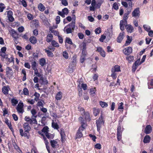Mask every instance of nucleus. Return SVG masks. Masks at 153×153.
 <instances>
[{"instance_id":"1","label":"nucleus","mask_w":153,"mask_h":153,"mask_svg":"<svg viewBox=\"0 0 153 153\" xmlns=\"http://www.w3.org/2000/svg\"><path fill=\"white\" fill-rule=\"evenodd\" d=\"M79 120L81 122V126L79 127L78 130L76 133V139L82 137L83 134L82 131H83L86 126L85 123L83 120V118L82 117L79 118Z\"/></svg>"},{"instance_id":"2","label":"nucleus","mask_w":153,"mask_h":153,"mask_svg":"<svg viewBox=\"0 0 153 153\" xmlns=\"http://www.w3.org/2000/svg\"><path fill=\"white\" fill-rule=\"evenodd\" d=\"M72 61L69 64L68 68V71L70 72H72L75 68L76 62V56H73L72 58Z\"/></svg>"},{"instance_id":"3","label":"nucleus","mask_w":153,"mask_h":153,"mask_svg":"<svg viewBox=\"0 0 153 153\" xmlns=\"http://www.w3.org/2000/svg\"><path fill=\"white\" fill-rule=\"evenodd\" d=\"M36 116H32L31 117V118H30L29 117L26 116L25 118V120L28 122V123L31 124L33 123H36L37 121L36 119Z\"/></svg>"},{"instance_id":"4","label":"nucleus","mask_w":153,"mask_h":153,"mask_svg":"<svg viewBox=\"0 0 153 153\" xmlns=\"http://www.w3.org/2000/svg\"><path fill=\"white\" fill-rule=\"evenodd\" d=\"M96 123L97 131H99L100 130L102 125H103L104 123L103 118L102 116H101L99 119L96 121Z\"/></svg>"},{"instance_id":"5","label":"nucleus","mask_w":153,"mask_h":153,"mask_svg":"<svg viewBox=\"0 0 153 153\" xmlns=\"http://www.w3.org/2000/svg\"><path fill=\"white\" fill-rule=\"evenodd\" d=\"M83 47L80 59V61L82 63H83L84 62L85 59V55H86V52L85 51V50L86 49V46L84 44L83 45Z\"/></svg>"},{"instance_id":"6","label":"nucleus","mask_w":153,"mask_h":153,"mask_svg":"<svg viewBox=\"0 0 153 153\" xmlns=\"http://www.w3.org/2000/svg\"><path fill=\"white\" fill-rule=\"evenodd\" d=\"M23 104L22 102H19L16 107V109L19 113H22L24 112Z\"/></svg>"},{"instance_id":"7","label":"nucleus","mask_w":153,"mask_h":153,"mask_svg":"<svg viewBox=\"0 0 153 153\" xmlns=\"http://www.w3.org/2000/svg\"><path fill=\"white\" fill-rule=\"evenodd\" d=\"M68 13V9L66 8L63 9L62 12L59 11L58 14L63 18L65 17V15H67Z\"/></svg>"},{"instance_id":"8","label":"nucleus","mask_w":153,"mask_h":153,"mask_svg":"<svg viewBox=\"0 0 153 153\" xmlns=\"http://www.w3.org/2000/svg\"><path fill=\"white\" fill-rule=\"evenodd\" d=\"M48 128L47 126H45L42 130V131L44 133L46 137L49 139L51 137V134L48 132Z\"/></svg>"},{"instance_id":"9","label":"nucleus","mask_w":153,"mask_h":153,"mask_svg":"<svg viewBox=\"0 0 153 153\" xmlns=\"http://www.w3.org/2000/svg\"><path fill=\"white\" fill-rule=\"evenodd\" d=\"M123 51L125 54L128 55L132 52V49L131 47H128L124 49Z\"/></svg>"},{"instance_id":"10","label":"nucleus","mask_w":153,"mask_h":153,"mask_svg":"<svg viewBox=\"0 0 153 153\" xmlns=\"http://www.w3.org/2000/svg\"><path fill=\"white\" fill-rule=\"evenodd\" d=\"M132 16L133 17H138L140 15V11L138 8L135 9L132 12Z\"/></svg>"},{"instance_id":"11","label":"nucleus","mask_w":153,"mask_h":153,"mask_svg":"<svg viewBox=\"0 0 153 153\" xmlns=\"http://www.w3.org/2000/svg\"><path fill=\"white\" fill-rule=\"evenodd\" d=\"M7 12V16L8 19L10 22H12L14 20V18L13 16V13L11 10H9Z\"/></svg>"},{"instance_id":"12","label":"nucleus","mask_w":153,"mask_h":153,"mask_svg":"<svg viewBox=\"0 0 153 153\" xmlns=\"http://www.w3.org/2000/svg\"><path fill=\"white\" fill-rule=\"evenodd\" d=\"M125 33L123 32H120L117 39V42L120 43L123 40L124 36Z\"/></svg>"},{"instance_id":"13","label":"nucleus","mask_w":153,"mask_h":153,"mask_svg":"<svg viewBox=\"0 0 153 153\" xmlns=\"http://www.w3.org/2000/svg\"><path fill=\"white\" fill-rule=\"evenodd\" d=\"M19 132L22 137L24 136L26 137L27 138H29V134L26 132L25 131V132H24L23 130L22 129H19Z\"/></svg>"},{"instance_id":"14","label":"nucleus","mask_w":153,"mask_h":153,"mask_svg":"<svg viewBox=\"0 0 153 153\" xmlns=\"http://www.w3.org/2000/svg\"><path fill=\"white\" fill-rule=\"evenodd\" d=\"M23 127L24 129V130L26 131V132L29 133V131L30 130V128L27 122L25 123L23 125Z\"/></svg>"},{"instance_id":"15","label":"nucleus","mask_w":153,"mask_h":153,"mask_svg":"<svg viewBox=\"0 0 153 153\" xmlns=\"http://www.w3.org/2000/svg\"><path fill=\"white\" fill-rule=\"evenodd\" d=\"M125 27L127 31L129 33H131L133 32L134 28L132 26L130 25H126Z\"/></svg>"},{"instance_id":"16","label":"nucleus","mask_w":153,"mask_h":153,"mask_svg":"<svg viewBox=\"0 0 153 153\" xmlns=\"http://www.w3.org/2000/svg\"><path fill=\"white\" fill-rule=\"evenodd\" d=\"M97 51L100 52L101 55L103 57H105V53L101 47L97 48Z\"/></svg>"},{"instance_id":"17","label":"nucleus","mask_w":153,"mask_h":153,"mask_svg":"<svg viewBox=\"0 0 153 153\" xmlns=\"http://www.w3.org/2000/svg\"><path fill=\"white\" fill-rule=\"evenodd\" d=\"M6 48L5 47H3L1 49L0 51V55L3 57H5L6 55Z\"/></svg>"},{"instance_id":"18","label":"nucleus","mask_w":153,"mask_h":153,"mask_svg":"<svg viewBox=\"0 0 153 153\" xmlns=\"http://www.w3.org/2000/svg\"><path fill=\"white\" fill-rule=\"evenodd\" d=\"M64 31L65 32H66L67 34L71 33L73 31L71 28L68 25H67L64 27Z\"/></svg>"},{"instance_id":"19","label":"nucleus","mask_w":153,"mask_h":153,"mask_svg":"<svg viewBox=\"0 0 153 153\" xmlns=\"http://www.w3.org/2000/svg\"><path fill=\"white\" fill-rule=\"evenodd\" d=\"M120 71V66L117 65L114 66L111 69V71H114L115 72Z\"/></svg>"},{"instance_id":"20","label":"nucleus","mask_w":153,"mask_h":153,"mask_svg":"<svg viewBox=\"0 0 153 153\" xmlns=\"http://www.w3.org/2000/svg\"><path fill=\"white\" fill-rule=\"evenodd\" d=\"M152 128L150 125H148L146 127L145 129V132L146 134H149L152 131Z\"/></svg>"},{"instance_id":"21","label":"nucleus","mask_w":153,"mask_h":153,"mask_svg":"<svg viewBox=\"0 0 153 153\" xmlns=\"http://www.w3.org/2000/svg\"><path fill=\"white\" fill-rule=\"evenodd\" d=\"M38 8L39 11L42 12L44 11L45 9V6L41 3L39 4L38 6Z\"/></svg>"},{"instance_id":"22","label":"nucleus","mask_w":153,"mask_h":153,"mask_svg":"<svg viewBox=\"0 0 153 153\" xmlns=\"http://www.w3.org/2000/svg\"><path fill=\"white\" fill-rule=\"evenodd\" d=\"M127 40L125 44V46H127L131 42L132 40V37L131 36L130 37L128 35L127 36Z\"/></svg>"},{"instance_id":"23","label":"nucleus","mask_w":153,"mask_h":153,"mask_svg":"<svg viewBox=\"0 0 153 153\" xmlns=\"http://www.w3.org/2000/svg\"><path fill=\"white\" fill-rule=\"evenodd\" d=\"M5 123L8 126L11 131L13 132L14 131L12 127L11 124L10 122L8 120H6L5 121Z\"/></svg>"},{"instance_id":"24","label":"nucleus","mask_w":153,"mask_h":153,"mask_svg":"<svg viewBox=\"0 0 153 153\" xmlns=\"http://www.w3.org/2000/svg\"><path fill=\"white\" fill-rule=\"evenodd\" d=\"M52 126L54 129H58L59 128V125L54 120H52Z\"/></svg>"},{"instance_id":"25","label":"nucleus","mask_w":153,"mask_h":153,"mask_svg":"<svg viewBox=\"0 0 153 153\" xmlns=\"http://www.w3.org/2000/svg\"><path fill=\"white\" fill-rule=\"evenodd\" d=\"M99 104L101 107L103 108H106L108 105V104L107 103L102 101H100Z\"/></svg>"},{"instance_id":"26","label":"nucleus","mask_w":153,"mask_h":153,"mask_svg":"<svg viewBox=\"0 0 153 153\" xmlns=\"http://www.w3.org/2000/svg\"><path fill=\"white\" fill-rule=\"evenodd\" d=\"M43 138L44 140L45 141V143L46 145V148L47 149L48 151V153H50V151L49 149V147L48 146V140H47V139L44 136V135H43Z\"/></svg>"},{"instance_id":"27","label":"nucleus","mask_w":153,"mask_h":153,"mask_svg":"<svg viewBox=\"0 0 153 153\" xmlns=\"http://www.w3.org/2000/svg\"><path fill=\"white\" fill-rule=\"evenodd\" d=\"M62 98V93L59 91L56 94V99L57 100H60Z\"/></svg>"},{"instance_id":"28","label":"nucleus","mask_w":153,"mask_h":153,"mask_svg":"<svg viewBox=\"0 0 153 153\" xmlns=\"http://www.w3.org/2000/svg\"><path fill=\"white\" fill-rule=\"evenodd\" d=\"M150 140V138L148 135H146L144 139L143 142L144 143H149Z\"/></svg>"},{"instance_id":"29","label":"nucleus","mask_w":153,"mask_h":153,"mask_svg":"<svg viewBox=\"0 0 153 153\" xmlns=\"http://www.w3.org/2000/svg\"><path fill=\"white\" fill-rule=\"evenodd\" d=\"M90 94L92 96H94L95 95V93L96 91V88H91L90 89Z\"/></svg>"},{"instance_id":"30","label":"nucleus","mask_w":153,"mask_h":153,"mask_svg":"<svg viewBox=\"0 0 153 153\" xmlns=\"http://www.w3.org/2000/svg\"><path fill=\"white\" fill-rule=\"evenodd\" d=\"M53 36L52 34H48L46 37V41L48 42H51L53 39Z\"/></svg>"},{"instance_id":"31","label":"nucleus","mask_w":153,"mask_h":153,"mask_svg":"<svg viewBox=\"0 0 153 153\" xmlns=\"http://www.w3.org/2000/svg\"><path fill=\"white\" fill-rule=\"evenodd\" d=\"M9 88L8 86H4L2 88V91L3 93L5 94H8V89Z\"/></svg>"},{"instance_id":"32","label":"nucleus","mask_w":153,"mask_h":153,"mask_svg":"<svg viewBox=\"0 0 153 153\" xmlns=\"http://www.w3.org/2000/svg\"><path fill=\"white\" fill-rule=\"evenodd\" d=\"M51 143L52 147L53 148L56 147L58 145V142L56 140H51Z\"/></svg>"},{"instance_id":"33","label":"nucleus","mask_w":153,"mask_h":153,"mask_svg":"<svg viewBox=\"0 0 153 153\" xmlns=\"http://www.w3.org/2000/svg\"><path fill=\"white\" fill-rule=\"evenodd\" d=\"M44 50L45 52L47 53V55L48 56L51 57L53 56L54 55L53 53L49 50H48L47 49H45Z\"/></svg>"},{"instance_id":"34","label":"nucleus","mask_w":153,"mask_h":153,"mask_svg":"<svg viewBox=\"0 0 153 153\" xmlns=\"http://www.w3.org/2000/svg\"><path fill=\"white\" fill-rule=\"evenodd\" d=\"M30 42L33 44H35L37 42L36 39L35 37L31 36L29 39Z\"/></svg>"},{"instance_id":"35","label":"nucleus","mask_w":153,"mask_h":153,"mask_svg":"<svg viewBox=\"0 0 153 153\" xmlns=\"http://www.w3.org/2000/svg\"><path fill=\"white\" fill-rule=\"evenodd\" d=\"M68 26L71 28L72 30L73 31L75 28V22H72L71 23H70L68 25Z\"/></svg>"},{"instance_id":"36","label":"nucleus","mask_w":153,"mask_h":153,"mask_svg":"<svg viewBox=\"0 0 153 153\" xmlns=\"http://www.w3.org/2000/svg\"><path fill=\"white\" fill-rule=\"evenodd\" d=\"M84 115L83 116V118H85L86 120L89 121L90 119L89 114L88 113H84Z\"/></svg>"},{"instance_id":"37","label":"nucleus","mask_w":153,"mask_h":153,"mask_svg":"<svg viewBox=\"0 0 153 153\" xmlns=\"http://www.w3.org/2000/svg\"><path fill=\"white\" fill-rule=\"evenodd\" d=\"M40 64L42 66H44L46 64V60L44 58H42L39 60Z\"/></svg>"},{"instance_id":"38","label":"nucleus","mask_w":153,"mask_h":153,"mask_svg":"<svg viewBox=\"0 0 153 153\" xmlns=\"http://www.w3.org/2000/svg\"><path fill=\"white\" fill-rule=\"evenodd\" d=\"M10 33L13 37H15L17 35V34L16 31L13 29L11 30L10 31Z\"/></svg>"},{"instance_id":"39","label":"nucleus","mask_w":153,"mask_h":153,"mask_svg":"<svg viewBox=\"0 0 153 153\" xmlns=\"http://www.w3.org/2000/svg\"><path fill=\"white\" fill-rule=\"evenodd\" d=\"M13 146L15 149L16 150L18 151L19 153H22V152L16 143H13Z\"/></svg>"},{"instance_id":"40","label":"nucleus","mask_w":153,"mask_h":153,"mask_svg":"<svg viewBox=\"0 0 153 153\" xmlns=\"http://www.w3.org/2000/svg\"><path fill=\"white\" fill-rule=\"evenodd\" d=\"M51 44L54 47H58L59 46L58 43L54 40H53L51 42Z\"/></svg>"},{"instance_id":"41","label":"nucleus","mask_w":153,"mask_h":153,"mask_svg":"<svg viewBox=\"0 0 153 153\" xmlns=\"http://www.w3.org/2000/svg\"><path fill=\"white\" fill-rule=\"evenodd\" d=\"M143 27L144 29L147 32H149L151 29L150 27L146 25H144Z\"/></svg>"},{"instance_id":"42","label":"nucleus","mask_w":153,"mask_h":153,"mask_svg":"<svg viewBox=\"0 0 153 153\" xmlns=\"http://www.w3.org/2000/svg\"><path fill=\"white\" fill-rule=\"evenodd\" d=\"M36 63L35 61H33L31 62V66L33 70L37 69L36 67Z\"/></svg>"},{"instance_id":"43","label":"nucleus","mask_w":153,"mask_h":153,"mask_svg":"<svg viewBox=\"0 0 153 153\" xmlns=\"http://www.w3.org/2000/svg\"><path fill=\"white\" fill-rule=\"evenodd\" d=\"M94 114L95 116H96L99 113L100 111L98 109L94 108Z\"/></svg>"},{"instance_id":"44","label":"nucleus","mask_w":153,"mask_h":153,"mask_svg":"<svg viewBox=\"0 0 153 153\" xmlns=\"http://www.w3.org/2000/svg\"><path fill=\"white\" fill-rule=\"evenodd\" d=\"M148 84V88L149 89L153 88V79L151 80L150 82H149Z\"/></svg>"},{"instance_id":"45","label":"nucleus","mask_w":153,"mask_h":153,"mask_svg":"<svg viewBox=\"0 0 153 153\" xmlns=\"http://www.w3.org/2000/svg\"><path fill=\"white\" fill-rule=\"evenodd\" d=\"M101 32V30L100 27L96 28L95 30V32L96 34H99Z\"/></svg>"},{"instance_id":"46","label":"nucleus","mask_w":153,"mask_h":153,"mask_svg":"<svg viewBox=\"0 0 153 153\" xmlns=\"http://www.w3.org/2000/svg\"><path fill=\"white\" fill-rule=\"evenodd\" d=\"M62 55L63 56L65 59H68V53L66 51H64L63 52Z\"/></svg>"},{"instance_id":"47","label":"nucleus","mask_w":153,"mask_h":153,"mask_svg":"<svg viewBox=\"0 0 153 153\" xmlns=\"http://www.w3.org/2000/svg\"><path fill=\"white\" fill-rule=\"evenodd\" d=\"M81 87L84 90H85L87 89V85L85 84H82L80 85V84L78 86V87Z\"/></svg>"},{"instance_id":"48","label":"nucleus","mask_w":153,"mask_h":153,"mask_svg":"<svg viewBox=\"0 0 153 153\" xmlns=\"http://www.w3.org/2000/svg\"><path fill=\"white\" fill-rule=\"evenodd\" d=\"M126 59L128 61L131 62V61H133L134 60V57L132 56H126Z\"/></svg>"},{"instance_id":"49","label":"nucleus","mask_w":153,"mask_h":153,"mask_svg":"<svg viewBox=\"0 0 153 153\" xmlns=\"http://www.w3.org/2000/svg\"><path fill=\"white\" fill-rule=\"evenodd\" d=\"M34 70V74L36 75L38 77H40L41 76V74L38 72L37 68Z\"/></svg>"},{"instance_id":"50","label":"nucleus","mask_w":153,"mask_h":153,"mask_svg":"<svg viewBox=\"0 0 153 153\" xmlns=\"http://www.w3.org/2000/svg\"><path fill=\"white\" fill-rule=\"evenodd\" d=\"M111 76L113 79H116L117 78V73L114 71H111Z\"/></svg>"},{"instance_id":"51","label":"nucleus","mask_w":153,"mask_h":153,"mask_svg":"<svg viewBox=\"0 0 153 153\" xmlns=\"http://www.w3.org/2000/svg\"><path fill=\"white\" fill-rule=\"evenodd\" d=\"M20 2L22 3L23 6L25 7H26L27 6V4L26 1L25 0H19Z\"/></svg>"},{"instance_id":"52","label":"nucleus","mask_w":153,"mask_h":153,"mask_svg":"<svg viewBox=\"0 0 153 153\" xmlns=\"http://www.w3.org/2000/svg\"><path fill=\"white\" fill-rule=\"evenodd\" d=\"M11 102L13 105H15L18 103V101L15 99H12L11 100Z\"/></svg>"},{"instance_id":"53","label":"nucleus","mask_w":153,"mask_h":153,"mask_svg":"<svg viewBox=\"0 0 153 153\" xmlns=\"http://www.w3.org/2000/svg\"><path fill=\"white\" fill-rule=\"evenodd\" d=\"M102 2V1L101 0H99L97 2V8L100 7Z\"/></svg>"},{"instance_id":"54","label":"nucleus","mask_w":153,"mask_h":153,"mask_svg":"<svg viewBox=\"0 0 153 153\" xmlns=\"http://www.w3.org/2000/svg\"><path fill=\"white\" fill-rule=\"evenodd\" d=\"M65 42H67V43L71 45L73 44V43L71 41V39L70 38H66Z\"/></svg>"},{"instance_id":"55","label":"nucleus","mask_w":153,"mask_h":153,"mask_svg":"<svg viewBox=\"0 0 153 153\" xmlns=\"http://www.w3.org/2000/svg\"><path fill=\"white\" fill-rule=\"evenodd\" d=\"M23 93L25 95H27L29 94V91L27 88H25L23 89Z\"/></svg>"},{"instance_id":"56","label":"nucleus","mask_w":153,"mask_h":153,"mask_svg":"<svg viewBox=\"0 0 153 153\" xmlns=\"http://www.w3.org/2000/svg\"><path fill=\"white\" fill-rule=\"evenodd\" d=\"M127 24V21H124V20H121L120 21V25L126 26Z\"/></svg>"},{"instance_id":"57","label":"nucleus","mask_w":153,"mask_h":153,"mask_svg":"<svg viewBox=\"0 0 153 153\" xmlns=\"http://www.w3.org/2000/svg\"><path fill=\"white\" fill-rule=\"evenodd\" d=\"M128 13H125L123 17V20H124V21H127V20L128 19Z\"/></svg>"},{"instance_id":"58","label":"nucleus","mask_w":153,"mask_h":153,"mask_svg":"<svg viewBox=\"0 0 153 153\" xmlns=\"http://www.w3.org/2000/svg\"><path fill=\"white\" fill-rule=\"evenodd\" d=\"M140 59H138L134 63L137 66H138L139 65H140L142 63H141V62H140Z\"/></svg>"},{"instance_id":"59","label":"nucleus","mask_w":153,"mask_h":153,"mask_svg":"<svg viewBox=\"0 0 153 153\" xmlns=\"http://www.w3.org/2000/svg\"><path fill=\"white\" fill-rule=\"evenodd\" d=\"M122 133H117V138L119 141L121 140V139Z\"/></svg>"},{"instance_id":"60","label":"nucleus","mask_w":153,"mask_h":153,"mask_svg":"<svg viewBox=\"0 0 153 153\" xmlns=\"http://www.w3.org/2000/svg\"><path fill=\"white\" fill-rule=\"evenodd\" d=\"M113 7L114 9L116 10H117L118 9V7L117 4L116 3H114L113 4Z\"/></svg>"},{"instance_id":"61","label":"nucleus","mask_w":153,"mask_h":153,"mask_svg":"<svg viewBox=\"0 0 153 153\" xmlns=\"http://www.w3.org/2000/svg\"><path fill=\"white\" fill-rule=\"evenodd\" d=\"M56 23L57 24H59L60 21V17L59 16H56Z\"/></svg>"},{"instance_id":"62","label":"nucleus","mask_w":153,"mask_h":153,"mask_svg":"<svg viewBox=\"0 0 153 153\" xmlns=\"http://www.w3.org/2000/svg\"><path fill=\"white\" fill-rule=\"evenodd\" d=\"M138 66L135 65L134 63L132 67V71L133 72H134L136 69L137 68Z\"/></svg>"},{"instance_id":"63","label":"nucleus","mask_w":153,"mask_h":153,"mask_svg":"<svg viewBox=\"0 0 153 153\" xmlns=\"http://www.w3.org/2000/svg\"><path fill=\"white\" fill-rule=\"evenodd\" d=\"M27 16L28 19L29 20H31L33 19V15L30 13L28 14Z\"/></svg>"},{"instance_id":"64","label":"nucleus","mask_w":153,"mask_h":153,"mask_svg":"<svg viewBox=\"0 0 153 153\" xmlns=\"http://www.w3.org/2000/svg\"><path fill=\"white\" fill-rule=\"evenodd\" d=\"M106 38V36H104L103 35H102L101 36V37L99 39V40L100 42H102L104 39H105Z\"/></svg>"}]
</instances>
